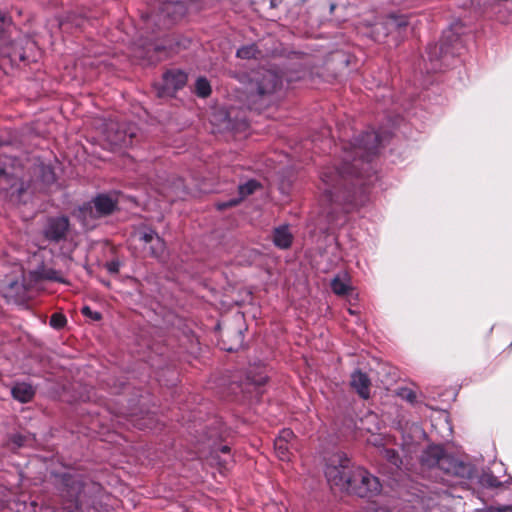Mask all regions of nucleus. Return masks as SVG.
<instances>
[{
    "label": "nucleus",
    "mask_w": 512,
    "mask_h": 512,
    "mask_svg": "<svg viewBox=\"0 0 512 512\" xmlns=\"http://www.w3.org/2000/svg\"><path fill=\"white\" fill-rule=\"evenodd\" d=\"M419 462L418 474L430 483L418 482V505L428 511L453 508L459 497L455 496V488L450 482L453 479H472L477 472L472 463L448 453L439 444L429 445L423 450Z\"/></svg>",
    "instance_id": "nucleus-1"
},
{
    "label": "nucleus",
    "mask_w": 512,
    "mask_h": 512,
    "mask_svg": "<svg viewBox=\"0 0 512 512\" xmlns=\"http://www.w3.org/2000/svg\"><path fill=\"white\" fill-rule=\"evenodd\" d=\"M380 143L381 139L376 131H366L353 143L343 146L346 153L343 167L341 169L328 167L321 172L320 178L324 185L323 196L328 201L357 204L356 192L342 191V187L348 177H360L357 162H370L378 153Z\"/></svg>",
    "instance_id": "nucleus-2"
},
{
    "label": "nucleus",
    "mask_w": 512,
    "mask_h": 512,
    "mask_svg": "<svg viewBox=\"0 0 512 512\" xmlns=\"http://www.w3.org/2000/svg\"><path fill=\"white\" fill-rule=\"evenodd\" d=\"M325 476L331 487L361 498H371L379 495L382 491V484L378 477L364 467L355 466L341 452L328 458Z\"/></svg>",
    "instance_id": "nucleus-3"
},
{
    "label": "nucleus",
    "mask_w": 512,
    "mask_h": 512,
    "mask_svg": "<svg viewBox=\"0 0 512 512\" xmlns=\"http://www.w3.org/2000/svg\"><path fill=\"white\" fill-rule=\"evenodd\" d=\"M100 491L98 483L64 475L60 490L62 509L65 512H97L96 500Z\"/></svg>",
    "instance_id": "nucleus-4"
},
{
    "label": "nucleus",
    "mask_w": 512,
    "mask_h": 512,
    "mask_svg": "<svg viewBox=\"0 0 512 512\" xmlns=\"http://www.w3.org/2000/svg\"><path fill=\"white\" fill-rule=\"evenodd\" d=\"M463 25L460 22L453 23L444 30L439 43L430 44L427 47L426 70L430 72H443L455 65L459 50L462 48Z\"/></svg>",
    "instance_id": "nucleus-5"
},
{
    "label": "nucleus",
    "mask_w": 512,
    "mask_h": 512,
    "mask_svg": "<svg viewBox=\"0 0 512 512\" xmlns=\"http://www.w3.org/2000/svg\"><path fill=\"white\" fill-rule=\"evenodd\" d=\"M245 84L247 101L256 104L278 92L283 86L282 76L271 69L258 68L242 76Z\"/></svg>",
    "instance_id": "nucleus-6"
},
{
    "label": "nucleus",
    "mask_w": 512,
    "mask_h": 512,
    "mask_svg": "<svg viewBox=\"0 0 512 512\" xmlns=\"http://www.w3.org/2000/svg\"><path fill=\"white\" fill-rule=\"evenodd\" d=\"M118 207V198L112 194L100 193L84 203L79 212L83 218L98 219L113 214Z\"/></svg>",
    "instance_id": "nucleus-7"
},
{
    "label": "nucleus",
    "mask_w": 512,
    "mask_h": 512,
    "mask_svg": "<svg viewBox=\"0 0 512 512\" xmlns=\"http://www.w3.org/2000/svg\"><path fill=\"white\" fill-rule=\"evenodd\" d=\"M104 136L111 149L130 147L136 136V127L130 123L110 121L106 124Z\"/></svg>",
    "instance_id": "nucleus-8"
},
{
    "label": "nucleus",
    "mask_w": 512,
    "mask_h": 512,
    "mask_svg": "<svg viewBox=\"0 0 512 512\" xmlns=\"http://www.w3.org/2000/svg\"><path fill=\"white\" fill-rule=\"evenodd\" d=\"M23 178L24 166L18 158L0 157V180H5L11 188L18 187V191L21 193L25 190Z\"/></svg>",
    "instance_id": "nucleus-9"
},
{
    "label": "nucleus",
    "mask_w": 512,
    "mask_h": 512,
    "mask_svg": "<svg viewBox=\"0 0 512 512\" xmlns=\"http://www.w3.org/2000/svg\"><path fill=\"white\" fill-rule=\"evenodd\" d=\"M69 225V219L66 216L49 218L43 232L44 236L49 241L59 242L65 239Z\"/></svg>",
    "instance_id": "nucleus-10"
},
{
    "label": "nucleus",
    "mask_w": 512,
    "mask_h": 512,
    "mask_svg": "<svg viewBox=\"0 0 512 512\" xmlns=\"http://www.w3.org/2000/svg\"><path fill=\"white\" fill-rule=\"evenodd\" d=\"M371 379L360 369L355 370L350 377V386L364 400L370 398Z\"/></svg>",
    "instance_id": "nucleus-11"
},
{
    "label": "nucleus",
    "mask_w": 512,
    "mask_h": 512,
    "mask_svg": "<svg viewBox=\"0 0 512 512\" xmlns=\"http://www.w3.org/2000/svg\"><path fill=\"white\" fill-rule=\"evenodd\" d=\"M187 82V75L180 71H167L163 75V89L167 94L173 93L185 86Z\"/></svg>",
    "instance_id": "nucleus-12"
},
{
    "label": "nucleus",
    "mask_w": 512,
    "mask_h": 512,
    "mask_svg": "<svg viewBox=\"0 0 512 512\" xmlns=\"http://www.w3.org/2000/svg\"><path fill=\"white\" fill-rule=\"evenodd\" d=\"M260 187H261V184L257 180L251 179V180L247 181L246 183L240 185L238 188L240 197L231 199L227 202L218 203L217 204L218 210H224L229 207L238 205L243 199H245L249 195L253 194Z\"/></svg>",
    "instance_id": "nucleus-13"
},
{
    "label": "nucleus",
    "mask_w": 512,
    "mask_h": 512,
    "mask_svg": "<svg viewBox=\"0 0 512 512\" xmlns=\"http://www.w3.org/2000/svg\"><path fill=\"white\" fill-rule=\"evenodd\" d=\"M267 380L268 376L266 373V366L263 363H258L251 365L248 368L245 378V385H254L259 387L266 384Z\"/></svg>",
    "instance_id": "nucleus-14"
},
{
    "label": "nucleus",
    "mask_w": 512,
    "mask_h": 512,
    "mask_svg": "<svg viewBox=\"0 0 512 512\" xmlns=\"http://www.w3.org/2000/svg\"><path fill=\"white\" fill-rule=\"evenodd\" d=\"M223 342V349L228 352L237 351L243 345L244 336L241 329L227 330L221 335Z\"/></svg>",
    "instance_id": "nucleus-15"
},
{
    "label": "nucleus",
    "mask_w": 512,
    "mask_h": 512,
    "mask_svg": "<svg viewBox=\"0 0 512 512\" xmlns=\"http://www.w3.org/2000/svg\"><path fill=\"white\" fill-rule=\"evenodd\" d=\"M331 289L338 296H345L352 290L351 280L346 272L337 274L331 280Z\"/></svg>",
    "instance_id": "nucleus-16"
},
{
    "label": "nucleus",
    "mask_w": 512,
    "mask_h": 512,
    "mask_svg": "<svg viewBox=\"0 0 512 512\" xmlns=\"http://www.w3.org/2000/svg\"><path fill=\"white\" fill-rule=\"evenodd\" d=\"M211 460L221 468H228V466L233 462L231 448L228 445L213 448L211 451Z\"/></svg>",
    "instance_id": "nucleus-17"
},
{
    "label": "nucleus",
    "mask_w": 512,
    "mask_h": 512,
    "mask_svg": "<svg viewBox=\"0 0 512 512\" xmlns=\"http://www.w3.org/2000/svg\"><path fill=\"white\" fill-rule=\"evenodd\" d=\"M11 394L14 399L21 403H27L32 400L35 395V390L30 384L17 383L11 389Z\"/></svg>",
    "instance_id": "nucleus-18"
},
{
    "label": "nucleus",
    "mask_w": 512,
    "mask_h": 512,
    "mask_svg": "<svg viewBox=\"0 0 512 512\" xmlns=\"http://www.w3.org/2000/svg\"><path fill=\"white\" fill-rule=\"evenodd\" d=\"M292 240L293 236L290 233L288 226H281L274 230L273 242L278 248H289L292 244Z\"/></svg>",
    "instance_id": "nucleus-19"
},
{
    "label": "nucleus",
    "mask_w": 512,
    "mask_h": 512,
    "mask_svg": "<svg viewBox=\"0 0 512 512\" xmlns=\"http://www.w3.org/2000/svg\"><path fill=\"white\" fill-rule=\"evenodd\" d=\"M39 279L55 281L58 283H68L66 279L63 277L62 273L54 268L50 267H41L37 271Z\"/></svg>",
    "instance_id": "nucleus-20"
},
{
    "label": "nucleus",
    "mask_w": 512,
    "mask_h": 512,
    "mask_svg": "<svg viewBox=\"0 0 512 512\" xmlns=\"http://www.w3.org/2000/svg\"><path fill=\"white\" fill-rule=\"evenodd\" d=\"M291 444L283 442L281 439H275L274 441V449L277 457L282 461H289L291 452H290Z\"/></svg>",
    "instance_id": "nucleus-21"
},
{
    "label": "nucleus",
    "mask_w": 512,
    "mask_h": 512,
    "mask_svg": "<svg viewBox=\"0 0 512 512\" xmlns=\"http://www.w3.org/2000/svg\"><path fill=\"white\" fill-rule=\"evenodd\" d=\"M479 483L486 488H498L502 485L501 481L491 472H483L479 477Z\"/></svg>",
    "instance_id": "nucleus-22"
},
{
    "label": "nucleus",
    "mask_w": 512,
    "mask_h": 512,
    "mask_svg": "<svg viewBox=\"0 0 512 512\" xmlns=\"http://www.w3.org/2000/svg\"><path fill=\"white\" fill-rule=\"evenodd\" d=\"M259 53L260 51L257 46L250 44L240 47L236 52V56L241 59H253L256 58Z\"/></svg>",
    "instance_id": "nucleus-23"
},
{
    "label": "nucleus",
    "mask_w": 512,
    "mask_h": 512,
    "mask_svg": "<svg viewBox=\"0 0 512 512\" xmlns=\"http://www.w3.org/2000/svg\"><path fill=\"white\" fill-rule=\"evenodd\" d=\"M150 255L154 258L161 257L166 249L164 240L157 234L153 242L150 243Z\"/></svg>",
    "instance_id": "nucleus-24"
},
{
    "label": "nucleus",
    "mask_w": 512,
    "mask_h": 512,
    "mask_svg": "<svg viewBox=\"0 0 512 512\" xmlns=\"http://www.w3.org/2000/svg\"><path fill=\"white\" fill-rule=\"evenodd\" d=\"M211 86L208 80L204 77H200L197 79L195 84V92L197 96L206 98L211 94Z\"/></svg>",
    "instance_id": "nucleus-25"
},
{
    "label": "nucleus",
    "mask_w": 512,
    "mask_h": 512,
    "mask_svg": "<svg viewBox=\"0 0 512 512\" xmlns=\"http://www.w3.org/2000/svg\"><path fill=\"white\" fill-rule=\"evenodd\" d=\"M49 324L54 329L60 330L67 324V319L62 313H53L50 317Z\"/></svg>",
    "instance_id": "nucleus-26"
},
{
    "label": "nucleus",
    "mask_w": 512,
    "mask_h": 512,
    "mask_svg": "<svg viewBox=\"0 0 512 512\" xmlns=\"http://www.w3.org/2000/svg\"><path fill=\"white\" fill-rule=\"evenodd\" d=\"M384 458L396 468L401 469L402 460L394 449H385Z\"/></svg>",
    "instance_id": "nucleus-27"
},
{
    "label": "nucleus",
    "mask_w": 512,
    "mask_h": 512,
    "mask_svg": "<svg viewBox=\"0 0 512 512\" xmlns=\"http://www.w3.org/2000/svg\"><path fill=\"white\" fill-rule=\"evenodd\" d=\"M157 232L152 228H145L139 232V240L145 244L153 242L156 238Z\"/></svg>",
    "instance_id": "nucleus-28"
},
{
    "label": "nucleus",
    "mask_w": 512,
    "mask_h": 512,
    "mask_svg": "<svg viewBox=\"0 0 512 512\" xmlns=\"http://www.w3.org/2000/svg\"><path fill=\"white\" fill-rule=\"evenodd\" d=\"M81 312L84 316L94 321H100L102 319V314L98 311H93L89 306H83Z\"/></svg>",
    "instance_id": "nucleus-29"
},
{
    "label": "nucleus",
    "mask_w": 512,
    "mask_h": 512,
    "mask_svg": "<svg viewBox=\"0 0 512 512\" xmlns=\"http://www.w3.org/2000/svg\"><path fill=\"white\" fill-rule=\"evenodd\" d=\"M16 56V53L11 50L7 42H3L0 45V58H10L13 59V57Z\"/></svg>",
    "instance_id": "nucleus-30"
},
{
    "label": "nucleus",
    "mask_w": 512,
    "mask_h": 512,
    "mask_svg": "<svg viewBox=\"0 0 512 512\" xmlns=\"http://www.w3.org/2000/svg\"><path fill=\"white\" fill-rule=\"evenodd\" d=\"M120 266L121 263L117 259L105 263V268L110 274H117L119 272Z\"/></svg>",
    "instance_id": "nucleus-31"
},
{
    "label": "nucleus",
    "mask_w": 512,
    "mask_h": 512,
    "mask_svg": "<svg viewBox=\"0 0 512 512\" xmlns=\"http://www.w3.org/2000/svg\"><path fill=\"white\" fill-rule=\"evenodd\" d=\"M295 438V435L291 429H283L276 439H281L283 442L291 444V441Z\"/></svg>",
    "instance_id": "nucleus-32"
},
{
    "label": "nucleus",
    "mask_w": 512,
    "mask_h": 512,
    "mask_svg": "<svg viewBox=\"0 0 512 512\" xmlns=\"http://www.w3.org/2000/svg\"><path fill=\"white\" fill-rule=\"evenodd\" d=\"M484 512H512V505L490 506Z\"/></svg>",
    "instance_id": "nucleus-33"
},
{
    "label": "nucleus",
    "mask_w": 512,
    "mask_h": 512,
    "mask_svg": "<svg viewBox=\"0 0 512 512\" xmlns=\"http://www.w3.org/2000/svg\"><path fill=\"white\" fill-rule=\"evenodd\" d=\"M357 512H389L386 508L383 507H375V506H369L364 509H361Z\"/></svg>",
    "instance_id": "nucleus-34"
},
{
    "label": "nucleus",
    "mask_w": 512,
    "mask_h": 512,
    "mask_svg": "<svg viewBox=\"0 0 512 512\" xmlns=\"http://www.w3.org/2000/svg\"><path fill=\"white\" fill-rule=\"evenodd\" d=\"M11 441L18 446H22L24 444L25 437L23 435L16 434L11 437Z\"/></svg>",
    "instance_id": "nucleus-35"
},
{
    "label": "nucleus",
    "mask_w": 512,
    "mask_h": 512,
    "mask_svg": "<svg viewBox=\"0 0 512 512\" xmlns=\"http://www.w3.org/2000/svg\"><path fill=\"white\" fill-rule=\"evenodd\" d=\"M281 2V0H270V6L272 8H275L278 6V4Z\"/></svg>",
    "instance_id": "nucleus-36"
},
{
    "label": "nucleus",
    "mask_w": 512,
    "mask_h": 512,
    "mask_svg": "<svg viewBox=\"0 0 512 512\" xmlns=\"http://www.w3.org/2000/svg\"><path fill=\"white\" fill-rule=\"evenodd\" d=\"M335 7H336V5H335V4H331V6H330V11H331V12H333V11H334V9H335Z\"/></svg>",
    "instance_id": "nucleus-37"
},
{
    "label": "nucleus",
    "mask_w": 512,
    "mask_h": 512,
    "mask_svg": "<svg viewBox=\"0 0 512 512\" xmlns=\"http://www.w3.org/2000/svg\"><path fill=\"white\" fill-rule=\"evenodd\" d=\"M4 21V16L0 13V24H2Z\"/></svg>",
    "instance_id": "nucleus-38"
},
{
    "label": "nucleus",
    "mask_w": 512,
    "mask_h": 512,
    "mask_svg": "<svg viewBox=\"0 0 512 512\" xmlns=\"http://www.w3.org/2000/svg\"><path fill=\"white\" fill-rule=\"evenodd\" d=\"M14 286H19L17 282H14L11 284V288H13Z\"/></svg>",
    "instance_id": "nucleus-39"
}]
</instances>
